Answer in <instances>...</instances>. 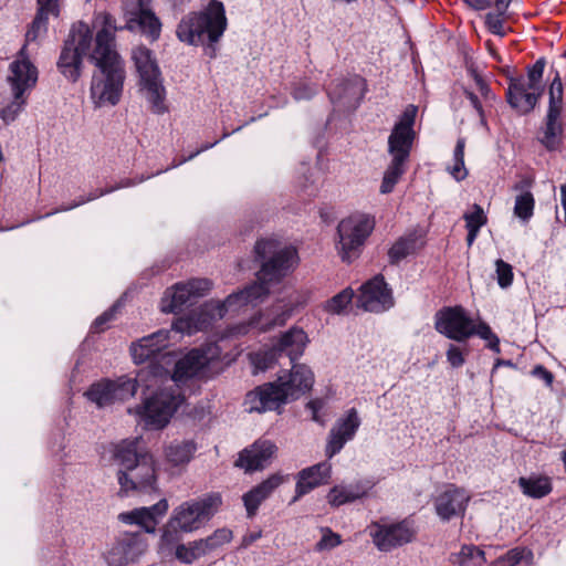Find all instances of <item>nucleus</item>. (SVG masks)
Instances as JSON below:
<instances>
[{"label":"nucleus","instance_id":"47","mask_svg":"<svg viewBox=\"0 0 566 566\" xmlns=\"http://www.w3.org/2000/svg\"><path fill=\"white\" fill-rule=\"evenodd\" d=\"M112 192H113V189H109V187H106L104 189L94 190V191L90 192L86 198L81 197L78 200H75L72 203L67 205V206L62 205L61 207H59L54 211L48 212L45 216L49 217V216H52V214H54L56 212H63V211L72 210L74 208H77V207L86 203V202L93 201V200H95V199H97L99 197H103V196L112 193Z\"/></svg>","mask_w":566,"mask_h":566},{"label":"nucleus","instance_id":"6","mask_svg":"<svg viewBox=\"0 0 566 566\" xmlns=\"http://www.w3.org/2000/svg\"><path fill=\"white\" fill-rule=\"evenodd\" d=\"M93 42V32L85 22L72 25L67 38L61 48L56 62L57 71L70 83H76L83 72V56L86 55Z\"/></svg>","mask_w":566,"mask_h":566},{"label":"nucleus","instance_id":"9","mask_svg":"<svg viewBox=\"0 0 566 566\" xmlns=\"http://www.w3.org/2000/svg\"><path fill=\"white\" fill-rule=\"evenodd\" d=\"M169 343L170 331L163 328L132 343L129 352L136 364H144L149 360V364L145 368H149L151 365H158L170 373V370L164 366V364H172L175 359L172 352L168 350ZM169 376L170 374L157 379L156 382L150 378L148 384H153V387H156L159 381L167 379Z\"/></svg>","mask_w":566,"mask_h":566},{"label":"nucleus","instance_id":"3","mask_svg":"<svg viewBox=\"0 0 566 566\" xmlns=\"http://www.w3.org/2000/svg\"><path fill=\"white\" fill-rule=\"evenodd\" d=\"M228 20L221 1L211 0L201 11H192L182 17L176 29L179 41L188 45H203L214 56L218 43L227 30Z\"/></svg>","mask_w":566,"mask_h":566},{"label":"nucleus","instance_id":"25","mask_svg":"<svg viewBox=\"0 0 566 566\" xmlns=\"http://www.w3.org/2000/svg\"><path fill=\"white\" fill-rule=\"evenodd\" d=\"M331 470L332 465L327 461L301 470L296 476L295 495L290 504L297 502L314 489L327 484L331 478Z\"/></svg>","mask_w":566,"mask_h":566},{"label":"nucleus","instance_id":"19","mask_svg":"<svg viewBox=\"0 0 566 566\" xmlns=\"http://www.w3.org/2000/svg\"><path fill=\"white\" fill-rule=\"evenodd\" d=\"M357 304L373 313L385 312L395 305L392 290L382 274L375 275L361 285Z\"/></svg>","mask_w":566,"mask_h":566},{"label":"nucleus","instance_id":"32","mask_svg":"<svg viewBox=\"0 0 566 566\" xmlns=\"http://www.w3.org/2000/svg\"><path fill=\"white\" fill-rule=\"evenodd\" d=\"M38 10L25 33L23 45L34 42L48 31L49 14H59L57 0H38Z\"/></svg>","mask_w":566,"mask_h":566},{"label":"nucleus","instance_id":"14","mask_svg":"<svg viewBox=\"0 0 566 566\" xmlns=\"http://www.w3.org/2000/svg\"><path fill=\"white\" fill-rule=\"evenodd\" d=\"M207 279H192L186 283H177L167 290L161 300V311L165 313H180L185 307L193 305L199 297L205 296L211 289Z\"/></svg>","mask_w":566,"mask_h":566},{"label":"nucleus","instance_id":"63","mask_svg":"<svg viewBox=\"0 0 566 566\" xmlns=\"http://www.w3.org/2000/svg\"><path fill=\"white\" fill-rule=\"evenodd\" d=\"M289 316H290V313L287 311H283V312L276 314L270 321H268L264 325H262L261 329L266 332L273 327L283 326L286 323Z\"/></svg>","mask_w":566,"mask_h":566},{"label":"nucleus","instance_id":"29","mask_svg":"<svg viewBox=\"0 0 566 566\" xmlns=\"http://www.w3.org/2000/svg\"><path fill=\"white\" fill-rule=\"evenodd\" d=\"M119 29L139 32L151 42H155L160 38L161 22L151 9L146 8L143 11L139 10L134 17H129L126 23Z\"/></svg>","mask_w":566,"mask_h":566},{"label":"nucleus","instance_id":"35","mask_svg":"<svg viewBox=\"0 0 566 566\" xmlns=\"http://www.w3.org/2000/svg\"><path fill=\"white\" fill-rule=\"evenodd\" d=\"M198 444L193 439L188 440H172L165 448V457L168 463L174 467L188 464L196 451Z\"/></svg>","mask_w":566,"mask_h":566},{"label":"nucleus","instance_id":"41","mask_svg":"<svg viewBox=\"0 0 566 566\" xmlns=\"http://www.w3.org/2000/svg\"><path fill=\"white\" fill-rule=\"evenodd\" d=\"M11 94L12 101L0 109V118L3 120L6 125L13 123L18 118L20 113L24 111L25 105L28 103L29 95L20 94L18 96L17 93Z\"/></svg>","mask_w":566,"mask_h":566},{"label":"nucleus","instance_id":"46","mask_svg":"<svg viewBox=\"0 0 566 566\" xmlns=\"http://www.w3.org/2000/svg\"><path fill=\"white\" fill-rule=\"evenodd\" d=\"M545 66V57H539L533 65L527 66L526 84L528 90H535V87H538V84H542Z\"/></svg>","mask_w":566,"mask_h":566},{"label":"nucleus","instance_id":"34","mask_svg":"<svg viewBox=\"0 0 566 566\" xmlns=\"http://www.w3.org/2000/svg\"><path fill=\"white\" fill-rule=\"evenodd\" d=\"M422 245L421 237L416 232L400 237L388 250L389 263L398 265L403 259L415 254Z\"/></svg>","mask_w":566,"mask_h":566},{"label":"nucleus","instance_id":"16","mask_svg":"<svg viewBox=\"0 0 566 566\" xmlns=\"http://www.w3.org/2000/svg\"><path fill=\"white\" fill-rule=\"evenodd\" d=\"M370 536L375 546L381 552H390L397 547L411 543L416 537L412 521L405 518L397 523H374Z\"/></svg>","mask_w":566,"mask_h":566},{"label":"nucleus","instance_id":"2","mask_svg":"<svg viewBox=\"0 0 566 566\" xmlns=\"http://www.w3.org/2000/svg\"><path fill=\"white\" fill-rule=\"evenodd\" d=\"M113 460L118 465L117 480L120 492L149 493L156 489V471L153 455L140 447L138 438L123 440L114 446Z\"/></svg>","mask_w":566,"mask_h":566},{"label":"nucleus","instance_id":"56","mask_svg":"<svg viewBox=\"0 0 566 566\" xmlns=\"http://www.w3.org/2000/svg\"><path fill=\"white\" fill-rule=\"evenodd\" d=\"M280 357V354L275 350L274 346L263 353H259L255 355L253 363L255 367L260 370H266L271 368L274 361Z\"/></svg>","mask_w":566,"mask_h":566},{"label":"nucleus","instance_id":"18","mask_svg":"<svg viewBox=\"0 0 566 566\" xmlns=\"http://www.w3.org/2000/svg\"><path fill=\"white\" fill-rule=\"evenodd\" d=\"M39 71L29 57L27 45L18 51L14 60L9 65L7 83L11 93L29 95L38 83Z\"/></svg>","mask_w":566,"mask_h":566},{"label":"nucleus","instance_id":"17","mask_svg":"<svg viewBox=\"0 0 566 566\" xmlns=\"http://www.w3.org/2000/svg\"><path fill=\"white\" fill-rule=\"evenodd\" d=\"M471 321L461 305L444 306L434 314V328L447 338L462 343L471 337Z\"/></svg>","mask_w":566,"mask_h":566},{"label":"nucleus","instance_id":"13","mask_svg":"<svg viewBox=\"0 0 566 566\" xmlns=\"http://www.w3.org/2000/svg\"><path fill=\"white\" fill-rule=\"evenodd\" d=\"M374 226V221L366 217L347 218L338 223L336 248L343 262L349 264L359 258Z\"/></svg>","mask_w":566,"mask_h":566},{"label":"nucleus","instance_id":"49","mask_svg":"<svg viewBox=\"0 0 566 566\" xmlns=\"http://www.w3.org/2000/svg\"><path fill=\"white\" fill-rule=\"evenodd\" d=\"M418 113V107L410 104L408 105L402 114L399 117V120L394 125L395 128L407 130L410 133H416L413 130V125L416 122V116Z\"/></svg>","mask_w":566,"mask_h":566},{"label":"nucleus","instance_id":"26","mask_svg":"<svg viewBox=\"0 0 566 566\" xmlns=\"http://www.w3.org/2000/svg\"><path fill=\"white\" fill-rule=\"evenodd\" d=\"M509 86L505 92L506 103L518 115H528L536 107V97L530 95L526 78L523 75L507 77Z\"/></svg>","mask_w":566,"mask_h":566},{"label":"nucleus","instance_id":"20","mask_svg":"<svg viewBox=\"0 0 566 566\" xmlns=\"http://www.w3.org/2000/svg\"><path fill=\"white\" fill-rule=\"evenodd\" d=\"M145 551L146 543L142 532H125L117 537L105 559L107 566H126L137 560Z\"/></svg>","mask_w":566,"mask_h":566},{"label":"nucleus","instance_id":"4","mask_svg":"<svg viewBox=\"0 0 566 566\" xmlns=\"http://www.w3.org/2000/svg\"><path fill=\"white\" fill-rule=\"evenodd\" d=\"M168 374V370L161 366L151 365L149 368L139 369L135 378L122 376L115 380L102 379L96 381L86 390L85 397L98 408H105L134 397L138 387L149 390L153 388V384H148L150 378L156 382L157 379Z\"/></svg>","mask_w":566,"mask_h":566},{"label":"nucleus","instance_id":"1","mask_svg":"<svg viewBox=\"0 0 566 566\" xmlns=\"http://www.w3.org/2000/svg\"><path fill=\"white\" fill-rule=\"evenodd\" d=\"M101 29L95 35V45L88 55L97 72L92 76L91 97L96 106L116 105L122 96L126 77L124 61L115 50V33L122 31L116 19L108 12L97 15Z\"/></svg>","mask_w":566,"mask_h":566},{"label":"nucleus","instance_id":"39","mask_svg":"<svg viewBox=\"0 0 566 566\" xmlns=\"http://www.w3.org/2000/svg\"><path fill=\"white\" fill-rule=\"evenodd\" d=\"M450 562L459 566H482L485 559V553L475 545H463L459 553L451 554Z\"/></svg>","mask_w":566,"mask_h":566},{"label":"nucleus","instance_id":"24","mask_svg":"<svg viewBox=\"0 0 566 566\" xmlns=\"http://www.w3.org/2000/svg\"><path fill=\"white\" fill-rule=\"evenodd\" d=\"M470 497L461 489L449 486L434 499V510L443 522L464 516Z\"/></svg>","mask_w":566,"mask_h":566},{"label":"nucleus","instance_id":"8","mask_svg":"<svg viewBox=\"0 0 566 566\" xmlns=\"http://www.w3.org/2000/svg\"><path fill=\"white\" fill-rule=\"evenodd\" d=\"M132 60L139 76V84L146 91V98L156 114L166 112L165 87L161 72L154 52L145 45L132 50Z\"/></svg>","mask_w":566,"mask_h":566},{"label":"nucleus","instance_id":"52","mask_svg":"<svg viewBox=\"0 0 566 566\" xmlns=\"http://www.w3.org/2000/svg\"><path fill=\"white\" fill-rule=\"evenodd\" d=\"M463 219L465 220V228L475 227L476 229H481L488 222L482 207L478 203L473 205L472 212H465L463 214Z\"/></svg>","mask_w":566,"mask_h":566},{"label":"nucleus","instance_id":"28","mask_svg":"<svg viewBox=\"0 0 566 566\" xmlns=\"http://www.w3.org/2000/svg\"><path fill=\"white\" fill-rule=\"evenodd\" d=\"M285 481L287 475L281 473L271 474L268 479L253 486L250 491L243 494L242 501L247 511L248 517L255 516L260 505L271 496V494Z\"/></svg>","mask_w":566,"mask_h":566},{"label":"nucleus","instance_id":"15","mask_svg":"<svg viewBox=\"0 0 566 566\" xmlns=\"http://www.w3.org/2000/svg\"><path fill=\"white\" fill-rule=\"evenodd\" d=\"M287 403L286 394L277 380L256 386L245 394L243 401L245 410L250 413H264L268 411L281 413L283 407Z\"/></svg>","mask_w":566,"mask_h":566},{"label":"nucleus","instance_id":"22","mask_svg":"<svg viewBox=\"0 0 566 566\" xmlns=\"http://www.w3.org/2000/svg\"><path fill=\"white\" fill-rule=\"evenodd\" d=\"M276 453L277 447L273 441L260 438L239 453L234 464L247 473L261 471L271 464Z\"/></svg>","mask_w":566,"mask_h":566},{"label":"nucleus","instance_id":"10","mask_svg":"<svg viewBox=\"0 0 566 566\" xmlns=\"http://www.w3.org/2000/svg\"><path fill=\"white\" fill-rule=\"evenodd\" d=\"M551 74L553 78L548 86V109L542 129L543 135L538 140L548 151H555L560 148L563 140V124L559 118L564 105V85L559 71L553 65Z\"/></svg>","mask_w":566,"mask_h":566},{"label":"nucleus","instance_id":"50","mask_svg":"<svg viewBox=\"0 0 566 566\" xmlns=\"http://www.w3.org/2000/svg\"><path fill=\"white\" fill-rule=\"evenodd\" d=\"M504 15L500 12H489L485 14L484 23L486 29L495 35L503 38L506 32L504 30Z\"/></svg>","mask_w":566,"mask_h":566},{"label":"nucleus","instance_id":"40","mask_svg":"<svg viewBox=\"0 0 566 566\" xmlns=\"http://www.w3.org/2000/svg\"><path fill=\"white\" fill-rule=\"evenodd\" d=\"M406 163L407 161L391 158V161L384 174V178L380 185L379 190L381 193L387 195L392 192L396 184L406 172Z\"/></svg>","mask_w":566,"mask_h":566},{"label":"nucleus","instance_id":"53","mask_svg":"<svg viewBox=\"0 0 566 566\" xmlns=\"http://www.w3.org/2000/svg\"><path fill=\"white\" fill-rule=\"evenodd\" d=\"M342 544V537L339 534L334 533L331 528L326 527L323 530V536L316 543L315 549L318 552L325 549H332Z\"/></svg>","mask_w":566,"mask_h":566},{"label":"nucleus","instance_id":"36","mask_svg":"<svg viewBox=\"0 0 566 566\" xmlns=\"http://www.w3.org/2000/svg\"><path fill=\"white\" fill-rule=\"evenodd\" d=\"M416 133L392 127L388 137V153L392 158L407 161L409 159Z\"/></svg>","mask_w":566,"mask_h":566},{"label":"nucleus","instance_id":"38","mask_svg":"<svg viewBox=\"0 0 566 566\" xmlns=\"http://www.w3.org/2000/svg\"><path fill=\"white\" fill-rule=\"evenodd\" d=\"M118 518L126 524L139 525L146 533H154L158 524L157 518L150 514L147 507H139L130 512L120 513Z\"/></svg>","mask_w":566,"mask_h":566},{"label":"nucleus","instance_id":"43","mask_svg":"<svg viewBox=\"0 0 566 566\" xmlns=\"http://www.w3.org/2000/svg\"><path fill=\"white\" fill-rule=\"evenodd\" d=\"M232 537V531L227 527H222L216 530L208 537L201 538V542L203 543L207 553L210 554L220 548L221 546H223L224 544L231 542Z\"/></svg>","mask_w":566,"mask_h":566},{"label":"nucleus","instance_id":"57","mask_svg":"<svg viewBox=\"0 0 566 566\" xmlns=\"http://www.w3.org/2000/svg\"><path fill=\"white\" fill-rule=\"evenodd\" d=\"M180 539L179 536V528L177 526L171 527L169 526V523L164 528L161 537H160V546L161 548H171Z\"/></svg>","mask_w":566,"mask_h":566},{"label":"nucleus","instance_id":"11","mask_svg":"<svg viewBox=\"0 0 566 566\" xmlns=\"http://www.w3.org/2000/svg\"><path fill=\"white\" fill-rule=\"evenodd\" d=\"M182 399L181 395L171 388H163L146 397L144 402L135 408V413L148 428L163 429L168 424Z\"/></svg>","mask_w":566,"mask_h":566},{"label":"nucleus","instance_id":"58","mask_svg":"<svg viewBox=\"0 0 566 566\" xmlns=\"http://www.w3.org/2000/svg\"><path fill=\"white\" fill-rule=\"evenodd\" d=\"M447 360L453 368H459L465 363L461 348L454 344H450L448 347Z\"/></svg>","mask_w":566,"mask_h":566},{"label":"nucleus","instance_id":"45","mask_svg":"<svg viewBox=\"0 0 566 566\" xmlns=\"http://www.w3.org/2000/svg\"><path fill=\"white\" fill-rule=\"evenodd\" d=\"M471 337L474 335L480 336L481 338L488 340V347L495 352L500 353V339L492 332L491 327L485 322H480L478 325L474 324L473 319L471 321L470 328Z\"/></svg>","mask_w":566,"mask_h":566},{"label":"nucleus","instance_id":"33","mask_svg":"<svg viewBox=\"0 0 566 566\" xmlns=\"http://www.w3.org/2000/svg\"><path fill=\"white\" fill-rule=\"evenodd\" d=\"M206 356L199 349H191L185 357L175 361L174 371L170 376L176 381L191 378L205 366Z\"/></svg>","mask_w":566,"mask_h":566},{"label":"nucleus","instance_id":"23","mask_svg":"<svg viewBox=\"0 0 566 566\" xmlns=\"http://www.w3.org/2000/svg\"><path fill=\"white\" fill-rule=\"evenodd\" d=\"M360 426V418L355 408L347 410L346 415L339 418L328 433L325 454L328 459L339 453L346 442L350 441Z\"/></svg>","mask_w":566,"mask_h":566},{"label":"nucleus","instance_id":"7","mask_svg":"<svg viewBox=\"0 0 566 566\" xmlns=\"http://www.w3.org/2000/svg\"><path fill=\"white\" fill-rule=\"evenodd\" d=\"M221 505L222 496L219 492H210L186 501L174 510L169 518V526H177L184 533H192L205 526L217 514Z\"/></svg>","mask_w":566,"mask_h":566},{"label":"nucleus","instance_id":"5","mask_svg":"<svg viewBox=\"0 0 566 566\" xmlns=\"http://www.w3.org/2000/svg\"><path fill=\"white\" fill-rule=\"evenodd\" d=\"M255 261L260 269L255 273L258 280L276 286L292 273L298 262L297 251L292 247H280L274 239H260L254 245Z\"/></svg>","mask_w":566,"mask_h":566},{"label":"nucleus","instance_id":"44","mask_svg":"<svg viewBox=\"0 0 566 566\" xmlns=\"http://www.w3.org/2000/svg\"><path fill=\"white\" fill-rule=\"evenodd\" d=\"M534 206L535 200L532 192L525 191L515 199L514 214L523 221H527L533 216Z\"/></svg>","mask_w":566,"mask_h":566},{"label":"nucleus","instance_id":"27","mask_svg":"<svg viewBox=\"0 0 566 566\" xmlns=\"http://www.w3.org/2000/svg\"><path fill=\"white\" fill-rule=\"evenodd\" d=\"M276 380L286 394V400L291 402L312 389L314 374L305 365H293L287 377H279Z\"/></svg>","mask_w":566,"mask_h":566},{"label":"nucleus","instance_id":"62","mask_svg":"<svg viewBox=\"0 0 566 566\" xmlns=\"http://www.w3.org/2000/svg\"><path fill=\"white\" fill-rule=\"evenodd\" d=\"M176 558L184 564L193 563V555L190 552L189 544H178L175 551Z\"/></svg>","mask_w":566,"mask_h":566},{"label":"nucleus","instance_id":"55","mask_svg":"<svg viewBox=\"0 0 566 566\" xmlns=\"http://www.w3.org/2000/svg\"><path fill=\"white\" fill-rule=\"evenodd\" d=\"M317 86L308 82L295 83L292 90V96L295 101H307L315 96Z\"/></svg>","mask_w":566,"mask_h":566},{"label":"nucleus","instance_id":"61","mask_svg":"<svg viewBox=\"0 0 566 566\" xmlns=\"http://www.w3.org/2000/svg\"><path fill=\"white\" fill-rule=\"evenodd\" d=\"M464 95L470 101L473 108L476 111V113L480 117L481 125L486 126L484 109H483V106H482L478 95L469 90H464Z\"/></svg>","mask_w":566,"mask_h":566},{"label":"nucleus","instance_id":"30","mask_svg":"<svg viewBox=\"0 0 566 566\" xmlns=\"http://www.w3.org/2000/svg\"><path fill=\"white\" fill-rule=\"evenodd\" d=\"M373 486L370 481H358L348 485H335L327 494V502L334 507L352 503L365 497Z\"/></svg>","mask_w":566,"mask_h":566},{"label":"nucleus","instance_id":"12","mask_svg":"<svg viewBox=\"0 0 566 566\" xmlns=\"http://www.w3.org/2000/svg\"><path fill=\"white\" fill-rule=\"evenodd\" d=\"M272 287L273 285L269 282L256 279L242 290L228 295L221 303H217L216 305L205 304L201 308V314L207 316V318L202 321V325H209L216 317L222 318L229 311H235L243 305H256L263 302L270 295Z\"/></svg>","mask_w":566,"mask_h":566},{"label":"nucleus","instance_id":"54","mask_svg":"<svg viewBox=\"0 0 566 566\" xmlns=\"http://www.w3.org/2000/svg\"><path fill=\"white\" fill-rule=\"evenodd\" d=\"M496 265V279L501 287H509L513 282V268L511 264L499 259L495 262Z\"/></svg>","mask_w":566,"mask_h":566},{"label":"nucleus","instance_id":"60","mask_svg":"<svg viewBox=\"0 0 566 566\" xmlns=\"http://www.w3.org/2000/svg\"><path fill=\"white\" fill-rule=\"evenodd\" d=\"M470 74L472 75L475 84H476V87L479 90V92L481 93V95L485 98V99H494L495 96L494 94L492 93V90L490 87V85L484 81V78L479 74V72L474 69H471L470 70Z\"/></svg>","mask_w":566,"mask_h":566},{"label":"nucleus","instance_id":"51","mask_svg":"<svg viewBox=\"0 0 566 566\" xmlns=\"http://www.w3.org/2000/svg\"><path fill=\"white\" fill-rule=\"evenodd\" d=\"M525 553L532 555L531 551H527L524 547H514L507 551L504 555L497 558L496 563L500 566H516L522 562L525 556Z\"/></svg>","mask_w":566,"mask_h":566},{"label":"nucleus","instance_id":"42","mask_svg":"<svg viewBox=\"0 0 566 566\" xmlns=\"http://www.w3.org/2000/svg\"><path fill=\"white\" fill-rule=\"evenodd\" d=\"M353 297L354 291L350 287H346L326 301L324 310L329 314H340L352 302Z\"/></svg>","mask_w":566,"mask_h":566},{"label":"nucleus","instance_id":"21","mask_svg":"<svg viewBox=\"0 0 566 566\" xmlns=\"http://www.w3.org/2000/svg\"><path fill=\"white\" fill-rule=\"evenodd\" d=\"M328 97L336 107L343 111H355L365 94V81L355 76L353 78H337L327 91Z\"/></svg>","mask_w":566,"mask_h":566},{"label":"nucleus","instance_id":"31","mask_svg":"<svg viewBox=\"0 0 566 566\" xmlns=\"http://www.w3.org/2000/svg\"><path fill=\"white\" fill-rule=\"evenodd\" d=\"M306 342V333L302 328L292 327L283 333L273 346L280 356L286 355L293 363L303 354Z\"/></svg>","mask_w":566,"mask_h":566},{"label":"nucleus","instance_id":"37","mask_svg":"<svg viewBox=\"0 0 566 566\" xmlns=\"http://www.w3.org/2000/svg\"><path fill=\"white\" fill-rule=\"evenodd\" d=\"M517 484L523 494L531 499H543L553 491L552 480L545 475L521 476Z\"/></svg>","mask_w":566,"mask_h":566},{"label":"nucleus","instance_id":"64","mask_svg":"<svg viewBox=\"0 0 566 566\" xmlns=\"http://www.w3.org/2000/svg\"><path fill=\"white\" fill-rule=\"evenodd\" d=\"M532 375L542 379L546 386H552L554 381V375L543 365H536L532 370Z\"/></svg>","mask_w":566,"mask_h":566},{"label":"nucleus","instance_id":"48","mask_svg":"<svg viewBox=\"0 0 566 566\" xmlns=\"http://www.w3.org/2000/svg\"><path fill=\"white\" fill-rule=\"evenodd\" d=\"M120 307V302L117 301L114 303L108 310H106L104 313H102L99 316H97L92 326L91 332L92 333H102L106 329V324L112 322L115 318V315L117 311Z\"/></svg>","mask_w":566,"mask_h":566},{"label":"nucleus","instance_id":"59","mask_svg":"<svg viewBox=\"0 0 566 566\" xmlns=\"http://www.w3.org/2000/svg\"><path fill=\"white\" fill-rule=\"evenodd\" d=\"M122 4L126 20L137 14L139 12L138 9L143 11L148 8L145 0H122Z\"/></svg>","mask_w":566,"mask_h":566}]
</instances>
